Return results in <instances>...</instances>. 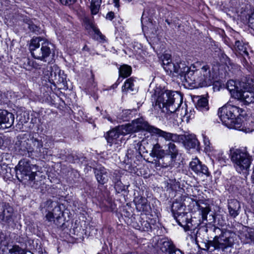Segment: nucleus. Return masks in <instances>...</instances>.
Instances as JSON below:
<instances>
[{"label":"nucleus","instance_id":"nucleus-1","mask_svg":"<svg viewBox=\"0 0 254 254\" xmlns=\"http://www.w3.org/2000/svg\"><path fill=\"white\" fill-rule=\"evenodd\" d=\"M36 134H24V136L16 143L18 145L19 153L29 157L35 154L36 156L46 158L48 149L43 148V142L41 139L36 137Z\"/></svg>","mask_w":254,"mask_h":254},{"label":"nucleus","instance_id":"nucleus-2","mask_svg":"<svg viewBox=\"0 0 254 254\" xmlns=\"http://www.w3.org/2000/svg\"><path fill=\"white\" fill-rule=\"evenodd\" d=\"M183 98L178 92L166 90L159 95L156 100L155 106L160 109L166 108L171 113L179 111Z\"/></svg>","mask_w":254,"mask_h":254},{"label":"nucleus","instance_id":"nucleus-3","mask_svg":"<svg viewBox=\"0 0 254 254\" xmlns=\"http://www.w3.org/2000/svg\"><path fill=\"white\" fill-rule=\"evenodd\" d=\"M29 49L34 58L44 62H46V59L51 55L55 54L53 45L40 37L31 40Z\"/></svg>","mask_w":254,"mask_h":254},{"label":"nucleus","instance_id":"nucleus-4","mask_svg":"<svg viewBox=\"0 0 254 254\" xmlns=\"http://www.w3.org/2000/svg\"><path fill=\"white\" fill-rule=\"evenodd\" d=\"M186 77L187 82L194 87L208 86L212 83L213 78L210 67L207 65L198 69H192Z\"/></svg>","mask_w":254,"mask_h":254},{"label":"nucleus","instance_id":"nucleus-5","mask_svg":"<svg viewBox=\"0 0 254 254\" xmlns=\"http://www.w3.org/2000/svg\"><path fill=\"white\" fill-rule=\"evenodd\" d=\"M231 160L236 171L246 177L249 174L252 156L245 149H236L232 152Z\"/></svg>","mask_w":254,"mask_h":254},{"label":"nucleus","instance_id":"nucleus-6","mask_svg":"<svg viewBox=\"0 0 254 254\" xmlns=\"http://www.w3.org/2000/svg\"><path fill=\"white\" fill-rule=\"evenodd\" d=\"M162 62L163 68L169 75L184 76L186 81L188 73L192 70L191 67L187 65L185 62H180L176 64L172 62L170 55H164Z\"/></svg>","mask_w":254,"mask_h":254},{"label":"nucleus","instance_id":"nucleus-7","mask_svg":"<svg viewBox=\"0 0 254 254\" xmlns=\"http://www.w3.org/2000/svg\"><path fill=\"white\" fill-rule=\"evenodd\" d=\"M138 131H146L151 134L157 135L159 137H162L166 141H171L174 142L180 141V135L169 132L161 130L150 125L143 118H138Z\"/></svg>","mask_w":254,"mask_h":254},{"label":"nucleus","instance_id":"nucleus-8","mask_svg":"<svg viewBox=\"0 0 254 254\" xmlns=\"http://www.w3.org/2000/svg\"><path fill=\"white\" fill-rule=\"evenodd\" d=\"M234 234L225 232L219 237H215L213 240L210 242L208 247V250L212 251L216 249H225L231 247L234 244Z\"/></svg>","mask_w":254,"mask_h":254},{"label":"nucleus","instance_id":"nucleus-9","mask_svg":"<svg viewBox=\"0 0 254 254\" xmlns=\"http://www.w3.org/2000/svg\"><path fill=\"white\" fill-rule=\"evenodd\" d=\"M242 110L240 108L227 104L219 108L218 114L224 124L240 116Z\"/></svg>","mask_w":254,"mask_h":254},{"label":"nucleus","instance_id":"nucleus-10","mask_svg":"<svg viewBox=\"0 0 254 254\" xmlns=\"http://www.w3.org/2000/svg\"><path fill=\"white\" fill-rule=\"evenodd\" d=\"M35 167L33 165H31L29 162L26 160H21L19 162L18 165L16 167V174L17 176L21 175L23 178L24 176H28L29 180L31 182L35 181V177L37 175L36 172L32 170Z\"/></svg>","mask_w":254,"mask_h":254},{"label":"nucleus","instance_id":"nucleus-11","mask_svg":"<svg viewBox=\"0 0 254 254\" xmlns=\"http://www.w3.org/2000/svg\"><path fill=\"white\" fill-rule=\"evenodd\" d=\"M127 133V124L119 126L115 128L108 132L106 136L108 144L111 146L113 144L118 143V139L120 135H125Z\"/></svg>","mask_w":254,"mask_h":254},{"label":"nucleus","instance_id":"nucleus-12","mask_svg":"<svg viewBox=\"0 0 254 254\" xmlns=\"http://www.w3.org/2000/svg\"><path fill=\"white\" fill-rule=\"evenodd\" d=\"M13 209L6 202L0 203V221L7 224H14Z\"/></svg>","mask_w":254,"mask_h":254},{"label":"nucleus","instance_id":"nucleus-13","mask_svg":"<svg viewBox=\"0 0 254 254\" xmlns=\"http://www.w3.org/2000/svg\"><path fill=\"white\" fill-rule=\"evenodd\" d=\"M239 237L244 244H254V229L242 226L239 230Z\"/></svg>","mask_w":254,"mask_h":254},{"label":"nucleus","instance_id":"nucleus-14","mask_svg":"<svg viewBox=\"0 0 254 254\" xmlns=\"http://www.w3.org/2000/svg\"><path fill=\"white\" fill-rule=\"evenodd\" d=\"M189 165L190 169L197 175L199 176L204 175L207 177L209 176L208 168L206 165L202 164L197 158L192 159Z\"/></svg>","mask_w":254,"mask_h":254},{"label":"nucleus","instance_id":"nucleus-15","mask_svg":"<svg viewBox=\"0 0 254 254\" xmlns=\"http://www.w3.org/2000/svg\"><path fill=\"white\" fill-rule=\"evenodd\" d=\"M156 242L155 246L157 249L160 250L162 252H170L173 251L175 246L171 240L167 238H155Z\"/></svg>","mask_w":254,"mask_h":254},{"label":"nucleus","instance_id":"nucleus-16","mask_svg":"<svg viewBox=\"0 0 254 254\" xmlns=\"http://www.w3.org/2000/svg\"><path fill=\"white\" fill-rule=\"evenodd\" d=\"M133 201L138 211L145 212H149L151 211L150 204L146 197L138 195L134 197Z\"/></svg>","mask_w":254,"mask_h":254},{"label":"nucleus","instance_id":"nucleus-17","mask_svg":"<svg viewBox=\"0 0 254 254\" xmlns=\"http://www.w3.org/2000/svg\"><path fill=\"white\" fill-rule=\"evenodd\" d=\"M41 207V210L43 213H47L48 211H54L55 214L57 215H60L61 212L60 207L58 206L57 202L50 199L42 204Z\"/></svg>","mask_w":254,"mask_h":254},{"label":"nucleus","instance_id":"nucleus-18","mask_svg":"<svg viewBox=\"0 0 254 254\" xmlns=\"http://www.w3.org/2000/svg\"><path fill=\"white\" fill-rule=\"evenodd\" d=\"M228 209L230 216L233 218H236L239 215L241 211V205L239 201L236 199L228 200Z\"/></svg>","mask_w":254,"mask_h":254},{"label":"nucleus","instance_id":"nucleus-19","mask_svg":"<svg viewBox=\"0 0 254 254\" xmlns=\"http://www.w3.org/2000/svg\"><path fill=\"white\" fill-rule=\"evenodd\" d=\"M174 204H173L172 211L176 221L180 226L184 227L185 229L187 230L186 227L187 224L189 223V219L188 217L187 213L184 212H175L174 208Z\"/></svg>","mask_w":254,"mask_h":254},{"label":"nucleus","instance_id":"nucleus-20","mask_svg":"<svg viewBox=\"0 0 254 254\" xmlns=\"http://www.w3.org/2000/svg\"><path fill=\"white\" fill-rule=\"evenodd\" d=\"M165 154L170 156V160L171 161L175 160L179 154V149L178 147L172 142H169L165 146Z\"/></svg>","mask_w":254,"mask_h":254},{"label":"nucleus","instance_id":"nucleus-21","mask_svg":"<svg viewBox=\"0 0 254 254\" xmlns=\"http://www.w3.org/2000/svg\"><path fill=\"white\" fill-rule=\"evenodd\" d=\"M236 99L241 100L247 104L254 102V92L249 91L241 90L240 93H237Z\"/></svg>","mask_w":254,"mask_h":254},{"label":"nucleus","instance_id":"nucleus-22","mask_svg":"<svg viewBox=\"0 0 254 254\" xmlns=\"http://www.w3.org/2000/svg\"><path fill=\"white\" fill-rule=\"evenodd\" d=\"M95 174L97 181L104 184L108 181V173L106 169L103 167H99L95 169Z\"/></svg>","mask_w":254,"mask_h":254},{"label":"nucleus","instance_id":"nucleus-23","mask_svg":"<svg viewBox=\"0 0 254 254\" xmlns=\"http://www.w3.org/2000/svg\"><path fill=\"white\" fill-rule=\"evenodd\" d=\"M224 125L230 128L243 130L244 131H245V127H247L243 126V121L239 116L235 117V119L230 120Z\"/></svg>","mask_w":254,"mask_h":254},{"label":"nucleus","instance_id":"nucleus-24","mask_svg":"<svg viewBox=\"0 0 254 254\" xmlns=\"http://www.w3.org/2000/svg\"><path fill=\"white\" fill-rule=\"evenodd\" d=\"M227 88L235 98H236L237 93H240L242 89L241 83L240 82L237 83L233 80L228 81Z\"/></svg>","mask_w":254,"mask_h":254},{"label":"nucleus","instance_id":"nucleus-25","mask_svg":"<svg viewBox=\"0 0 254 254\" xmlns=\"http://www.w3.org/2000/svg\"><path fill=\"white\" fill-rule=\"evenodd\" d=\"M235 49L237 53L243 56L244 58L246 57H249L248 51V46L247 44L243 43L242 41H236L235 43Z\"/></svg>","mask_w":254,"mask_h":254},{"label":"nucleus","instance_id":"nucleus-26","mask_svg":"<svg viewBox=\"0 0 254 254\" xmlns=\"http://www.w3.org/2000/svg\"><path fill=\"white\" fill-rule=\"evenodd\" d=\"M184 145L187 149L195 148L199 145V141L195 135L191 134L186 136Z\"/></svg>","mask_w":254,"mask_h":254},{"label":"nucleus","instance_id":"nucleus-27","mask_svg":"<svg viewBox=\"0 0 254 254\" xmlns=\"http://www.w3.org/2000/svg\"><path fill=\"white\" fill-rule=\"evenodd\" d=\"M150 154L152 156L156 157L158 159H162L165 157V149H162L161 145L157 142L154 144Z\"/></svg>","mask_w":254,"mask_h":254},{"label":"nucleus","instance_id":"nucleus-28","mask_svg":"<svg viewBox=\"0 0 254 254\" xmlns=\"http://www.w3.org/2000/svg\"><path fill=\"white\" fill-rule=\"evenodd\" d=\"M208 103L207 99L205 97H201L197 100L196 108L202 111H206L208 110Z\"/></svg>","mask_w":254,"mask_h":254},{"label":"nucleus","instance_id":"nucleus-29","mask_svg":"<svg viewBox=\"0 0 254 254\" xmlns=\"http://www.w3.org/2000/svg\"><path fill=\"white\" fill-rule=\"evenodd\" d=\"M102 0H91L90 10L92 15L97 14L100 8Z\"/></svg>","mask_w":254,"mask_h":254},{"label":"nucleus","instance_id":"nucleus-30","mask_svg":"<svg viewBox=\"0 0 254 254\" xmlns=\"http://www.w3.org/2000/svg\"><path fill=\"white\" fill-rule=\"evenodd\" d=\"M138 89L136 80L132 77L128 79V92H131V94H134L137 92Z\"/></svg>","mask_w":254,"mask_h":254},{"label":"nucleus","instance_id":"nucleus-31","mask_svg":"<svg viewBox=\"0 0 254 254\" xmlns=\"http://www.w3.org/2000/svg\"><path fill=\"white\" fill-rule=\"evenodd\" d=\"M138 118L133 120L131 123L128 124V133L138 132Z\"/></svg>","mask_w":254,"mask_h":254},{"label":"nucleus","instance_id":"nucleus-32","mask_svg":"<svg viewBox=\"0 0 254 254\" xmlns=\"http://www.w3.org/2000/svg\"><path fill=\"white\" fill-rule=\"evenodd\" d=\"M198 210L201 215L202 221H207V215L210 211V208L209 206H198Z\"/></svg>","mask_w":254,"mask_h":254},{"label":"nucleus","instance_id":"nucleus-33","mask_svg":"<svg viewBox=\"0 0 254 254\" xmlns=\"http://www.w3.org/2000/svg\"><path fill=\"white\" fill-rule=\"evenodd\" d=\"M158 161L154 160V163L156 167H161V168H167L171 165V161H168L165 162V161L166 158L163 157L162 159H158Z\"/></svg>","mask_w":254,"mask_h":254},{"label":"nucleus","instance_id":"nucleus-34","mask_svg":"<svg viewBox=\"0 0 254 254\" xmlns=\"http://www.w3.org/2000/svg\"><path fill=\"white\" fill-rule=\"evenodd\" d=\"M9 253L10 254H25L24 250L17 245L13 246L9 249Z\"/></svg>","mask_w":254,"mask_h":254},{"label":"nucleus","instance_id":"nucleus-35","mask_svg":"<svg viewBox=\"0 0 254 254\" xmlns=\"http://www.w3.org/2000/svg\"><path fill=\"white\" fill-rule=\"evenodd\" d=\"M119 72L120 77L118 78L117 82H119L121 77L123 78L127 77V65L124 64L121 66L119 68Z\"/></svg>","mask_w":254,"mask_h":254},{"label":"nucleus","instance_id":"nucleus-36","mask_svg":"<svg viewBox=\"0 0 254 254\" xmlns=\"http://www.w3.org/2000/svg\"><path fill=\"white\" fill-rule=\"evenodd\" d=\"M203 142L205 145V150L207 152H211L212 150V147L208 137L203 134Z\"/></svg>","mask_w":254,"mask_h":254},{"label":"nucleus","instance_id":"nucleus-37","mask_svg":"<svg viewBox=\"0 0 254 254\" xmlns=\"http://www.w3.org/2000/svg\"><path fill=\"white\" fill-rule=\"evenodd\" d=\"M46 218L47 221L49 222H52L54 221V218L56 217L57 218H58L59 217H60V215H56L55 214V212L54 211H48L46 213Z\"/></svg>","mask_w":254,"mask_h":254},{"label":"nucleus","instance_id":"nucleus-38","mask_svg":"<svg viewBox=\"0 0 254 254\" xmlns=\"http://www.w3.org/2000/svg\"><path fill=\"white\" fill-rule=\"evenodd\" d=\"M254 131V119L251 121L249 126L245 127V132L246 133Z\"/></svg>","mask_w":254,"mask_h":254},{"label":"nucleus","instance_id":"nucleus-39","mask_svg":"<svg viewBox=\"0 0 254 254\" xmlns=\"http://www.w3.org/2000/svg\"><path fill=\"white\" fill-rule=\"evenodd\" d=\"M249 25L254 30V12L252 13L249 17Z\"/></svg>","mask_w":254,"mask_h":254},{"label":"nucleus","instance_id":"nucleus-40","mask_svg":"<svg viewBox=\"0 0 254 254\" xmlns=\"http://www.w3.org/2000/svg\"><path fill=\"white\" fill-rule=\"evenodd\" d=\"M61 2L65 5H70L75 3L76 0H60Z\"/></svg>","mask_w":254,"mask_h":254},{"label":"nucleus","instance_id":"nucleus-41","mask_svg":"<svg viewBox=\"0 0 254 254\" xmlns=\"http://www.w3.org/2000/svg\"><path fill=\"white\" fill-rule=\"evenodd\" d=\"M94 32L95 34H96L97 35H98L100 37V39L103 40L104 39V38H105L104 36H103L101 32L100 31V30L98 29L94 28Z\"/></svg>","mask_w":254,"mask_h":254},{"label":"nucleus","instance_id":"nucleus-42","mask_svg":"<svg viewBox=\"0 0 254 254\" xmlns=\"http://www.w3.org/2000/svg\"><path fill=\"white\" fill-rule=\"evenodd\" d=\"M115 15L113 12H109L106 16V19L112 20L114 18Z\"/></svg>","mask_w":254,"mask_h":254},{"label":"nucleus","instance_id":"nucleus-43","mask_svg":"<svg viewBox=\"0 0 254 254\" xmlns=\"http://www.w3.org/2000/svg\"><path fill=\"white\" fill-rule=\"evenodd\" d=\"M169 254H183V252L179 249H176L174 248L173 251L169 252Z\"/></svg>","mask_w":254,"mask_h":254},{"label":"nucleus","instance_id":"nucleus-44","mask_svg":"<svg viewBox=\"0 0 254 254\" xmlns=\"http://www.w3.org/2000/svg\"><path fill=\"white\" fill-rule=\"evenodd\" d=\"M57 74L55 72L51 71L50 73V76H49V80H55L56 79Z\"/></svg>","mask_w":254,"mask_h":254},{"label":"nucleus","instance_id":"nucleus-45","mask_svg":"<svg viewBox=\"0 0 254 254\" xmlns=\"http://www.w3.org/2000/svg\"><path fill=\"white\" fill-rule=\"evenodd\" d=\"M251 180H252L253 185L252 186V187L250 189V190H251V192L252 191H254V171L253 172V174L251 176Z\"/></svg>","mask_w":254,"mask_h":254},{"label":"nucleus","instance_id":"nucleus-46","mask_svg":"<svg viewBox=\"0 0 254 254\" xmlns=\"http://www.w3.org/2000/svg\"><path fill=\"white\" fill-rule=\"evenodd\" d=\"M127 83V79L125 81L124 85L122 86V92L123 94V95L125 94H127V91H126V84Z\"/></svg>","mask_w":254,"mask_h":254},{"label":"nucleus","instance_id":"nucleus-47","mask_svg":"<svg viewBox=\"0 0 254 254\" xmlns=\"http://www.w3.org/2000/svg\"><path fill=\"white\" fill-rule=\"evenodd\" d=\"M139 107L137 106V108H134L132 110L128 109V110L130 111V112H132L133 114H137V109H138ZM129 114H131V113H129Z\"/></svg>","mask_w":254,"mask_h":254},{"label":"nucleus","instance_id":"nucleus-48","mask_svg":"<svg viewBox=\"0 0 254 254\" xmlns=\"http://www.w3.org/2000/svg\"><path fill=\"white\" fill-rule=\"evenodd\" d=\"M113 1L115 3V6L116 7H118L119 6V0H113Z\"/></svg>","mask_w":254,"mask_h":254},{"label":"nucleus","instance_id":"nucleus-49","mask_svg":"<svg viewBox=\"0 0 254 254\" xmlns=\"http://www.w3.org/2000/svg\"><path fill=\"white\" fill-rule=\"evenodd\" d=\"M131 72V67L128 65V77L130 75Z\"/></svg>","mask_w":254,"mask_h":254},{"label":"nucleus","instance_id":"nucleus-50","mask_svg":"<svg viewBox=\"0 0 254 254\" xmlns=\"http://www.w3.org/2000/svg\"><path fill=\"white\" fill-rule=\"evenodd\" d=\"M3 144V140L2 137L0 136V147Z\"/></svg>","mask_w":254,"mask_h":254},{"label":"nucleus","instance_id":"nucleus-51","mask_svg":"<svg viewBox=\"0 0 254 254\" xmlns=\"http://www.w3.org/2000/svg\"><path fill=\"white\" fill-rule=\"evenodd\" d=\"M250 193L252 194L253 197L254 198V191H252L251 192V190H250Z\"/></svg>","mask_w":254,"mask_h":254},{"label":"nucleus","instance_id":"nucleus-52","mask_svg":"<svg viewBox=\"0 0 254 254\" xmlns=\"http://www.w3.org/2000/svg\"><path fill=\"white\" fill-rule=\"evenodd\" d=\"M165 21L167 23V24H168V25H170L171 22L169 21V20L168 19H166V20H165Z\"/></svg>","mask_w":254,"mask_h":254},{"label":"nucleus","instance_id":"nucleus-53","mask_svg":"<svg viewBox=\"0 0 254 254\" xmlns=\"http://www.w3.org/2000/svg\"><path fill=\"white\" fill-rule=\"evenodd\" d=\"M107 118L108 121H109L110 122H112V119H111V118L110 117H108Z\"/></svg>","mask_w":254,"mask_h":254},{"label":"nucleus","instance_id":"nucleus-54","mask_svg":"<svg viewBox=\"0 0 254 254\" xmlns=\"http://www.w3.org/2000/svg\"><path fill=\"white\" fill-rule=\"evenodd\" d=\"M34 67L35 68H39L38 65H33Z\"/></svg>","mask_w":254,"mask_h":254},{"label":"nucleus","instance_id":"nucleus-55","mask_svg":"<svg viewBox=\"0 0 254 254\" xmlns=\"http://www.w3.org/2000/svg\"><path fill=\"white\" fill-rule=\"evenodd\" d=\"M117 86V85H113V87H116Z\"/></svg>","mask_w":254,"mask_h":254},{"label":"nucleus","instance_id":"nucleus-56","mask_svg":"<svg viewBox=\"0 0 254 254\" xmlns=\"http://www.w3.org/2000/svg\"><path fill=\"white\" fill-rule=\"evenodd\" d=\"M38 185V184L37 183L36 186H35L34 187L37 188Z\"/></svg>","mask_w":254,"mask_h":254},{"label":"nucleus","instance_id":"nucleus-57","mask_svg":"<svg viewBox=\"0 0 254 254\" xmlns=\"http://www.w3.org/2000/svg\"><path fill=\"white\" fill-rule=\"evenodd\" d=\"M32 28H33V31H35V30L34 29V28H33V27H32Z\"/></svg>","mask_w":254,"mask_h":254},{"label":"nucleus","instance_id":"nucleus-58","mask_svg":"<svg viewBox=\"0 0 254 254\" xmlns=\"http://www.w3.org/2000/svg\"><path fill=\"white\" fill-rule=\"evenodd\" d=\"M183 111H184V109L182 108V109H181V112H183Z\"/></svg>","mask_w":254,"mask_h":254},{"label":"nucleus","instance_id":"nucleus-59","mask_svg":"<svg viewBox=\"0 0 254 254\" xmlns=\"http://www.w3.org/2000/svg\"><path fill=\"white\" fill-rule=\"evenodd\" d=\"M96 109H97V110H98V109H99V107H97V108H96Z\"/></svg>","mask_w":254,"mask_h":254},{"label":"nucleus","instance_id":"nucleus-60","mask_svg":"<svg viewBox=\"0 0 254 254\" xmlns=\"http://www.w3.org/2000/svg\"><path fill=\"white\" fill-rule=\"evenodd\" d=\"M1 244V242L0 241V244Z\"/></svg>","mask_w":254,"mask_h":254}]
</instances>
